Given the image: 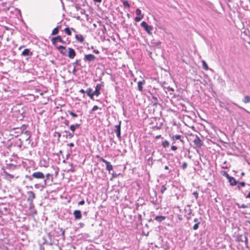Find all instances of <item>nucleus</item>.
Listing matches in <instances>:
<instances>
[{
	"label": "nucleus",
	"instance_id": "obj_1",
	"mask_svg": "<svg viewBox=\"0 0 250 250\" xmlns=\"http://www.w3.org/2000/svg\"><path fill=\"white\" fill-rule=\"evenodd\" d=\"M25 178L30 181H33L35 180L44 179L45 175L41 171H36L33 172L31 175L25 176Z\"/></svg>",
	"mask_w": 250,
	"mask_h": 250
},
{
	"label": "nucleus",
	"instance_id": "obj_42",
	"mask_svg": "<svg viewBox=\"0 0 250 250\" xmlns=\"http://www.w3.org/2000/svg\"><path fill=\"white\" fill-rule=\"evenodd\" d=\"M69 166H70V167H69V169H68L67 170V171L68 172V171H73H73H74V170L72 169V167H73V164H72V163H69Z\"/></svg>",
	"mask_w": 250,
	"mask_h": 250
},
{
	"label": "nucleus",
	"instance_id": "obj_52",
	"mask_svg": "<svg viewBox=\"0 0 250 250\" xmlns=\"http://www.w3.org/2000/svg\"><path fill=\"white\" fill-rule=\"evenodd\" d=\"M185 216L186 217L188 220H189L191 218V216L188 215V214L185 215Z\"/></svg>",
	"mask_w": 250,
	"mask_h": 250
},
{
	"label": "nucleus",
	"instance_id": "obj_62",
	"mask_svg": "<svg viewBox=\"0 0 250 250\" xmlns=\"http://www.w3.org/2000/svg\"><path fill=\"white\" fill-rule=\"evenodd\" d=\"M165 169L166 170H168L169 169L168 167L167 166H166L165 167Z\"/></svg>",
	"mask_w": 250,
	"mask_h": 250
},
{
	"label": "nucleus",
	"instance_id": "obj_21",
	"mask_svg": "<svg viewBox=\"0 0 250 250\" xmlns=\"http://www.w3.org/2000/svg\"><path fill=\"white\" fill-rule=\"evenodd\" d=\"M80 126V124H76L75 125H72L70 126V129L73 132H74L75 130L79 128Z\"/></svg>",
	"mask_w": 250,
	"mask_h": 250
},
{
	"label": "nucleus",
	"instance_id": "obj_6",
	"mask_svg": "<svg viewBox=\"0 0 250 250\" xmlns=\"http://www.w3.org/2000/svg\"><path fill=\"white\" fill-rule=\"evenodd\" d=\"M99 160L105 163L106 165V169L110 172L113 169V167L110 163L102 157H99Z\"/></svg>",
	"mask_w": 250,
	"mask_h": 250
},
{
	"label": "nucleus",
	"instance_id": "obj_48",
	"mask_svg": "<svg viewBox=\"0 0 250 250\" xmlns=\"http://www.w3.org/2000/svg\"><path fill=\"white\" fill-rule=\"evenodd\" d=\"M171 150L175 151L177 149V147L175 146H172L171 147Z\"/></svg>",
	"mask_w": 250,
	"mask_h": 250
},
{
	"label": "nucleus",
	"instance_id": "obj_8",
	"mask_svg": "<svg viewBox=\"0 0 250 250\" xmlns=\"http://www.w3.org/2000/svg\"><path fill=\"white\" fill-rule=\"evenodd\" d=\"M104 86V83L101 82V83L97 84L95 87V90L94 91V94L97 96L100 94V90L102 86Z\"/></svg>",
	"mask_w": 250,
	"mask_h": 250
},
{
	"label": "nucleus",
	"instance_id": "obj_17",
	"mask_svg": "<svg viewBox=\"0 0 250 250\" xmlns=\"http://www.w3.org/2000/svg\"><path fill=\"white\" fill-rule=\"evenodd\" d=\"M75 39L78 42H83L84 41V37L81 34H76Z\"/></svg>",
	"mask_w": 250,
	"mask_h": 250
},
{
	"label": "nucleus",
	"instance_id": "obj_58",
	"mask_svg": "<svg viewBox=\"0 0 250 250\" xmlns=\"http://www.w3.org/2000/svg\"><path fill=\"white\" fill-rule=\"evenodd\" d=\"M152 99L153 100H154L155 101H157L158 99H157V98L155 96H153L152 97Z\"/></svg>",
	"mask_w": 250,
	"mask_h": 250
},
{
	"label": "nucleus",
	"instance_id": "obj_28",
	"mask_svg": "<svg viewBox=\"0 0 250 250\" xmlns=\"http://www.w3.org/2000/svg\"><path fill=\"white\" fill-rule=\"evenodd\" d=\"M3 89L5 91H10L11 90V87L10 86V85H9L8 84L4 85L3 87Z\"/></svg>",
	"mask_w": 250,
	"mask_h": 250
},
{
	"label": "nucleus",
	"instance_id": "obj_44",
	"mask_svg": "<svg viewBox=\"0 0 250 250\" xmlns=\"http://www.w3.org/2000/svg\"><path fill=\"white\" fill-rule=\"evenodd\" d=\"M95 95V94H94V92L92 93V94H89V95H88V96L89 97V98L91 99V100H94V96Z\"/></svg>",
	"mask_w": 250,
	"mask_h": 250
},
{
	"label": "nucleus",
	"instance_id": "obj_27",
	"mask_svg": "<svg viewBox=\"0 0 250 250\" xmlns=\"http://www.w3.org/2000/svg\"><path fill=\"white\" fill-rule=\"evenodd\" d=\"M243 102L245 103H248L250 102V97L249 96H246L243 99Z\"/></svg>",
	"mask_w": 250,
	"mask_h": 250
},
{
	"label": "nucleus",
	"instance_id": "obj_9",
	"mask_svg": "<svg viewBox=\"0 0 250 250\" xmlns=\"http://www.w3.org/2000/svg\"><path fill=\"white\" fill-rule=\"evenodd\" d=\"M193 143L197 147H201L203 145L202 141L197 135L193 141Z\"/></svg>",
	"mask_w": 250,
	"mask_h": 250
},
{
	"label": "nucleus",
	"instance_id": "obj_24",
	"mask_svg": "<svg viewBox=\"0 0 250 250\" xmlns=\"http://www.w3.org/2000/svg\"><path fill=\"white\" fill-rule=\"evenodd\" d=\"M166 217L164 216H156L155 218V220L159 222H161L165 220Z\"/></svg>",
	"mask_w": 250,
	"mask_h": 250
},
{
	"label": "nucleus",
	"instance_id": "obj_20",
	"mask_svg": "<svg viewBox=\"0 0 250 250\" xmlns=\"http://www.w3.org/2000/svg\"><path fill=\"white\" fill-rule=\"evenodd\" d=\"M181 135H173L171 137V139L173 141V144L175 143V140H179L181 142H183V141L181 139Z\"/></svg>",
	"mask_w": 250,
	"mask_h": 250
},
{
	"label": "nucleus",
	"instance_id": "obj_38",
	"mask_svg": "<svg viewBox=\"0 0 250 250\" xmlns=\"http://www.w3.org/2000/svg\"><path fill=\"white\" fill-rule=\"evenodd\" d=\"M68 112L73 117H78V115L77 114H76V113H74L73 112H72L71 111L68 110Z\"/></svg>",
	"mask_w": 250,
	"mask_h": 250
},
{
	"label": "nucleus",
	"instance_id": "obj_23",
	"mask_svg": "<svg viewBox=\"0 0 250 250\" xmlns=\"http://www.w3.org/2000/svg\"><path fill=\"white\" fill-rule=\"evenodd\" d=\"M61 28V25H58L56 27H55L52 32L51 35H57L59 32V30Z\"/></svg>",
	"mask_w": 250,
	"mask_h": 250
},
{
	"label": "nucleus",
	"instance_id": "obj_26",
	"mask_svg": "<svg viewBox=\"0 0 250 250\" xmlns=\"http://www.w3.org/2000/svg\"><path fill=\"white\" fill-rule=\"evenodd\" d=\"M64 132L67 134V136L71 139L74 137V132H70L68 131L65 130Z\"/></svg>",
	"mask_w": 250,
	"mask_h": 250
},
{
	"label": "nucleus",
	"instance_id": "obj_10",
	"mask_svg": "<svg viewBox=\"0 0 250 250\" xmlns=\"http://www.w3.org/2000/svg\"><path fill=\"white\" fill-rule=\"evenodd\" d=\"M53 44L56 45L57 42H59L61 43H64L65 42L62 39L60 36H58L56 37L52 38L51 39Z\"/></svg>",
	"mask_w": 250,
	"mask_h": 250
},
{
	"label": "nucleus",
	"instance_id": "obj_37",
	"mask_svg": "<svg viewBox=\"0 0 250 250\" xmlns=\"http://www.w3.org/2000/svg\"><path fill=\"white\" fill-rule=\"evenodd\" d=\"M200 224V222H198L197 223H195V224L193 227V230H197L199 228V225Z\"/></svg>",
	"mask_w": 250,
	"mask_h": 250
},
{
	"label": "nucleus",
	"instance_id": "obj_41",
	"mask_svg": "<svg viewBox=\"0 0 250 250\" xmlns=\"http://www.w3.org/2000/svg\"><path fill=\"white\" fill-rule=\"evenodd\" d=\"M188 166V164L186 162H184L182 164V167L183 169H185Z\"/></svg>",
	"mask_w": 250,
	"mask_h": 250
},
{
	"label": "nucleus",
	"instance_id": "obj_63",
	"mask_svg": "<svg viewBox=\"0 0 250 250\" xmlns=\"http://www.w3.org/2000/svg\"><path fill=\"white\" fill-rule=\"evenodd\" d=\"M3 210L6 212L8 210V208L6 207H4L3 208Z\"/></svg>",
	"mask_w": 250,
	"mask_h": 250
},
{
	"label": "nucleus",
	"instance_id": "obj_45",
	"mask_svg": "<svg viewBox=\"0 0 250 250\" xmlns=\"http://www.w3.org/2000/svg\"><path fill=\"white\" fill-rule=\"evenodd\" d=\"M99 108L98 106L97 105H94L92 109V110L91 111H96Z\"/></svg>",
	"mask_w": 250,
	"mask_h": 250
},
{
	"label": "nucleus",
	"instance_id": "obj_55",
	"mask_svg": "<svg viewBox=\"0 0 250 250\" xmlns=\"http://www.w3.org/2000/svg\"><path fill=\"white\" fill-rule=\"evenodd\" d=\"M68 145L71 147H73L74 146V144L73 143H71Z\"/></svg>",
	"mask_w": 250,
	"mask_h": 250
},
{
	"label": "nucleus",
	"instance_id": "obj_16",
	"mask_svg": "<svg viewBox=\"0 0 250 250\" xmlns=\"http://www.w3.org/2000/svg\"><path fill=\"white\" fill-rule=\"evenodd\" d=\"M23 133V138L26 141H28L29 140V139L30 138L31 135L30 133L28 131H25Z\"/></svg>",
	"mask_w": 250,
	"mask_h": 250
},
{
	"label": "nucleus",
	"instance_id": "obj_54",
	"mask_svg": "<svg viewBox=\"0 0 250 250\" xmlns=\"http://www.w3.org/2000/svg\"><path fill=\"white\" fill-rule=\"evenodd\" d=\"M194 222H195L196 223H197L198 222H200V221L198 218H196L194 219Z\"/></svg>",
	"mask_w": 250,
	"mask_h": 250
},
{
	"label": "nucleus",
	"instance_id": "obj_12",
	"mask_svg": "<svg viewBox=\"0 0 250 250\" xmlns=\"http://www.w3.org/2000/svg\"><path fill=\"white\" fill-rule=\"evenodd\" d=\"M76 56V53L74 49L68 48V56L70 59H73Z\"/></svg>",
	"mask_w": 250,
	"mask_h": 250
},
{
	"label": "nucleus",
	"instance_id": "obj_2",
	"mask_svg": "<svg viewBox=\"0 0 250 250\" xmlns=\"http://www.w3.org/2000/svg\"><path fill=\"white\" fill-rule=\"evenodd\" d=\"M50 176H52L50 174L48 173L45 176V178L43 180V181L42 183H40V184H36L35 185V188H41L42 189H43L46 188V185H47V181L49 179V177Z\"/></svg>",
	"mask_w": 250,
	"mask_h": 250
},
{
	"label": "nucleus",
	"instance_id": "obj_40",
	"mask_svg": "<svg viewBox=\"0 0 250 250\" xmlns=\"http://www.w3.org/2000/svg\"><path fill=\"white\" fill-rule=\"evenodd\" d=\"M123 5H124V6L127 7H130V4H129V3L127 1H124L123 2Z\"/></svg>",
	"mask_w": 250,
	"mask_h": 250
},
{
	"label": "nucleus",
	"instance_id": "obj_53",
	"mask_svg": "<svg viewBox=\"0 0 250 250\" xmlns=\"http://www.w3.org/2000/svg\"><path fill=\"white\" fill-rule=\"evenodd\" d=\"M61 231L62 232V235L63 236H64V232H65V230L64 229H63L62 228L61 229Z\"/></svg>",
	"mask_w": 250,
	"mask_h": 250
},
{
	"label": "nucleus",
	"instance_id": "obj_36",
	"mask_svg": "<svg viewBox=\"0 0 250 250\" xmlns=\"http://www.w3.org/2000/svg\"><path fill=\"white\" fill-rule=\"evenodd\" d=\"M135 12L136 15H137L138 16H141V15H144L143 14H142L141 10L139 8H137L136 9Z\"/></svg>",
	"mask_w": 250,
	"mask_h": 250
},
{
	"label": "nucleus",
	"instance_id": "obj_47",
	"mask_svg": "<svg viewBox=\"0 0 250 250\" xmlns=\"http://www.w3.org/2000/svg\"><path fill=\"white\" fill-rule=\"evenodd\" d=\"M85 203V202L83 200H82V201L78 202V205H83Z\"/></svg>",
	"mask_w": 250,
	"mask_h": 250
},
{
	"label": "nucleus",
	"instance_id": "obj_32",
	"mask_svg": "<svg viewBox=\"0 0 250 250\" xmlns=\"http://www.w3.org/2000/svg\"><path fill=\"white\" fill-rule=\"evenodd\" d=\"M246 185V183L245 182H241L239 183V184L237 186V188L240 190V188L241 187H245V186Z\"/></svg>",
	"mask_w": 250,
	"mask_h": 250
},
{
	"label": "nucleus",
	"instance_id": "obj_7",
	"mask_svg": "<svg viewBox=\"0 0 250 250\" xmlns=\"http://www.w3.org/2000/svg\"><path fill=\"white\" fill-rule=\"evenodd\" d=\"M121 121L119 122V124L115 126L114 131L116 133L117 137L119 139H121Z\"/></svg>",
	"mask_w": 250,
	"mask_h": 250
},
{
	"label": "nucleus",
	"instance_id": "obj_4",
	"mask_svg": "<svg viewBox=\"0 0 250 250\" xmlns=\"http://www.w3.org/2000/svg\"><path fill=\"white\" fill-rule=\"evenodd\" d=\"M31 67L30 63H19V68L22 72H29Z\"/></svg>",
	"mask_w": 250,
	"mask_h": 250
},
{
	"label": "nucleus",
	"instance_id": "obj_60",
	"mask_svg": "<svg viewBox=\"0 0 250 250\" xmlns=\"http://www.w3.org/2000/svg\"><path fill=\"white\" fill-rule=\"evenodd\" d=\"M57 134H58V139H60V138L61 137V134L59 132H57Z\"/></svg>",
	"mask_w": 250,
	"mask_h": 250
},
{
	"label": "nucleus",
	"instance_id": "obj_50",
	"mask_svg": "<svg viewBox=\"0 0 250 250\" xmlns=\"http://www.w3.org/2000/svg\"><path fill=\"white\" fill-rule=\"evenodd\" d=\"M2 80L3 81V83H7L8 82V81L7 78H3L2 79Z\"/></svg>",
	"mask_w": 250,
	"mask_h": 250
},
{
	"label": "nucleus",
	"instance_id": "obj_59",
	"mask_svg": "<svg viewBox=\"0 0 250 250\" xmlns=\"http://www.w3.org/2000/svg\"><path fill=\"white\" fill-rule=\"evenodd\" d=\"M168 90H171L172 91H174V89L170 87L169 86L167 88Z\"/></svg>",
	"mask_w": 250,
	"mask_h": 250
},
{
	"label": "nucleus",
	"instance_id": "obj_51",
	"mask_svg": "<svg viewBox=\"0 0 250 250\" xmlns=\"http://www.w3.org/2000/svg\"><path fill=\"white\" fill-rule=\"evenodd\" d=\"M192 213V210L190 209V208H189L188 210V212L187 213V214H188V215H190Z\"/></svg>",
	"mask_w": 250,
	"mask_h": 250
},
{
	"label": "nucleus",
	"instance_id": "obj_14",
	"mask_svg": "<svg viewBox=\"0 0 250 250\" xmlns=\"http://www.w3.org/2000/svg\"><path fill=\"white\" fill-rule=\"evenodd\" d=\"M228 180L231 186H235L237 183V181L233 177L230 176Z\"/></svg>",
	"mask_w": 250,
	"mask_h": 250
},
{
	"label": "nucleus",
	"instance_id": "obj_33",
	"mask_svg": "<svg viewBox=\"0 0 250 250\" xmlns=\"http://www.w3.org/2000/svg\"><path fill=\"white\" fill-rule=\"evenodd\" d=\"M162 146L164 148H166L168 146L169 142L167 140H165V141L163 142Z\"/></svg>",
	"mask_w": 250,
	"mask_h": 250
},
{
	"label": "nucleus",
	"instance_id": "obj_49",
	"mask_svg": "<svg viewBox=\"0 0 250 250\" xmlns=\"http://www.w3.org/2000/svg\"><path fill=\"white\" fill-rule=\"evenodd\" d=\"M64 124L65 125H66L68 126L69 125V122L68 120H65L63 122Z\"/></svg>",
	"mask_w": 250,
	"mask_h": 250
},
{
	"label": "nucleus",
	"instance_id": "obj_22",
	"mask_svg": "<svg viewBox=\"0 0 250 250\" xmlns=\"http://www.w3.org/2000/svg\"><path fill=\"white\" fill-rule=\"evenodd\" d=\"M74 65L73 66V69H72V73L74 74H76V72L77 70H78L80 69L79 65L80 63H73Z\"/></svg>",
	"mask_w": 250,
	"mask_h": 250
},
{
	"label": "nucleus",
	"instance_id": "obj_3",
	"mask_svg": "<svg viewBox=\"0 0 250 250\" xmlns=\"http://www.w3.org/2000/svg\"><path fill=\"white\" fill-rule=\"evenodd\" d=\"M28 197L27 199V202L29 203L30 208L33 207V200L36 198L35 194L32 191H28L27 192Z\"/></svg>",
	"mask_w": 250,
	"mask_h": 250
},
{
	"label": "nucleus",
	"instance_id": "obj_11",
	"mask_svg": "<svg viewBox=\"0 0 250 250\" xmlns=\"http://www.w3.org/2000/svg\"><path fill=\"white\" fill-rule=\"evenodd\" d=\"M73 214L75 220H80L82 217V215L81 210H75L74 211Z\"/></svg>",
	"mask_w": 250,
	"mask_h": 250
},
{
	"label": "nucleus",
	"instance_id": "obj_61",
	"mask_svg": "<svg viewBox=\"0 0 250 250\" xmlns=\"http://www.w3.org/2000/svg\"><path fill=\"white\" fill-rule=\"evenodd\" d=\"M247 198H250V192L248 193V194L246 196Z\"/></svg>",
	"mask_w": 250,
	"mask_h": 250
},
{
	"label": "nucleus",
	"instance_id": "obj_46",
	"mask_svg": "<svg viewBox=\"0 0 250 250\" xmlns=\"http://www.w3.org/2000/svg\"><path fill=\"white\" fill-rule=\"evenodd\" d=\"M79 92L83 94V98H84V97H85L84 93H86V91L84 90L83 89H82L79 90Z\"/></svg>",
	"mask_w": 250,
	"mask_h": 250
},
{
	"label": "nucleus",
	"instance_id": "obj_19",
	"mask_svg": "<svg viewBox=\"0 0 250 250\" xmlns=\"http://www.w3.org/2000/svg\"><path fill=\"white\" fill-rule=\"evenodd\" d=\"M22 55L26 56H31L33 54V53L30 51L29 49H25L21 53Z\"/></svg>",
	"mask_w": 250,
	"mask_h": 250
},
{
	"label": "nucleus",
	"instance_id": "obj_56",
	"mask_svg": "<svg viewBox=\"0 0 250 250\" xmlns=\"http://www.w3.org/2000/svg\"><path fill=\"white\" fill-rule=\"evenodd\" d=\"M79 225L80 226V227H83L84 226V224L83 223H80L79 224Z\"/></svg>",
	"mask_w": 250,
	"mask_h": 250
},
{
	"label": "nucleus",
	"instance_id": "obj_25",
	"mask_svg": "<svg viewBox=\"0 0 250 250\" xmlns=\"http://www.w3.org/2000/svg\"><path fill=\"white\" fill-rule=\"evenodd\" d=\"M64 31L68 36H71L72 34L71 30L69 27L65 28Z\"/></svg>",
	"mask_w": 250,
	"mask_h": 250
},
{
	"label": "nucleus",
	"instance_id": "obj_13",
	"mask_svg": "<svg viewBox=\"0 0 250 250\" xmlns=\"http://www.w3.org/2000/svg\"><path fill=\"white\" fill-rule=\"evenodd\" d=\"M95 56L92 54L85 55L84 57L85 61L88 62L94 61L95 60Z\"/></svg>",
	"mask_w": 250,
	"mask_h": 250
},
{
	"label": "nucleus",
	"instance_id": "obj_64",
	"mask_svg": "<svg viewBox=\"0 0 250 250\" xmlns=\"http://www.w3.org/2000/svg\"><path fill=\"white\" fill-rule=\"evenodd\" d=\"M71 31H73L74 32H76V30L73 28H71Z\"/></svg>",
	"mask_w": 250,
	"mask_h": 250
},
{
	"label": "nucleus",
	"instance_id": "obj_15",
	"mask_svg": "<svg viewBox=\"0 0 250 250\" xmlns=\"http://www.w3.org/2000/svg\"><path fill=\"white\" fill-rule=\"evenodd\" d=\"M145 83V81H140L138 82V89L139 91L142 92L143 91V85Z\"/></svg>",
	"mask_w": 250,
	"mask_h": 250
},
{
	"label": "nucleus",
	"instance_id": "obj_31",
	"mask_svg": "<svg viewBox=\"0 0 250 250\" xmlns=\"http://www.w3.org/2000/svg\"><path fill=\"white\" fill-rule=\"evenodd\" d=\"M221 174L227 178V179L229 178V177L230 176L229 175V174L226 171H222L221 172Z\"/></svg>",
	"mask_w": 250,
	"mask_h": 250
},
{
	"label": "nucleus",
	"instance_id": "obj_43",
	"mask_svg": "<svg viewBox=\"0 0 250 250\" xmlns=\"http://www.w3.org/2000/svg\"><path fill=\"white\" fill-rule=\"evenodd\" d=\"M193 195L194 196V197H195L196 199H198V193L197 192V191H194L193 193Z\"/></svg>",
	"mask_w": 250,
	"mask_h": 250
},
{
	"label": "nucleus",
	"instance_id": "obj_29",
	"mask_svg": "<svg viewBox=\"0 0 250 250\" xmlns=\"http://www.w3.org/2000/svg\"><path fill=\"white\" fill-rule=\"evenodd\" d=\"M236 205L237 206L238 208H248V205L244 204H243L242 205H240L239 203H236Z\"/></svg>",
	"mask_w": 250,
	"mask_h": 250
},
{
	"label": "nucleus",
	"instance_id": "obj_30",
	"mask_svg": "<svg viewBox=\"0 0 250 250\" xmlns=\"http://www.w3.org/2000/svg\"><path fill=\"white\" fill-rule=\"evenodd\" d=\"M202 66H203V68L206 70H210V71H213V70H212V69L211 68H209L207 63H202Z\"/></svg>",
	"mask_w": 250,
	"mask_h": 250
},
{
	"label": "nucleus",
	"instance_id": "obj_34",
	"mask_svg": "<svg viewBox=\"0 0 250 250\" xmlns=\"http://www.w3.org/2000/svg\"><path fill=\"white\" fill-rule=\"evenodd\" d=\"M144 18V15H141V16H137L135 18V21L136 22L140 21Z\"/></svg>",
	"mask_w": 250,
	"mask_h": 250
},
{
	"label": "nucleus",
	"instance_id": "obj_35",
	"mask_svg": "<svg viewBox=\"0 0 250 250\" xmlns=\"http://www.w3.org/2000/svg\"><path fill=\"white\" fill-rule=\"evenodd\" d=\"M93 91L92 90V89L91 88H88L86 90V94L88 95H89V94H92V93H93Z\"/></svg>",
	"mask_w": 250,
	"mask_h": 250
},
{
	"label": "nucleus",
	"instance_id": "obj_18",
	"mask_svg": "<svg viewBox=\"0 0 250 250\" xmlns=\"http://www.w3.org/2000/svg\"><path fill=\"white\" fill-rule=\"evenodd\" d=\"M57 49L63 55H65L66 53V50L65 48V47L62 46V45H60L59 46L57 47Z\"/></svg>",
	"mask_w": 250,
	"mask_h": 250
},
{
	"label": "nucleus",
	"instance_id": "obj_5",
	"mask_svg": "<svg viewBox=\"0 0 250 250\" xmlns=\"http://www.w3.org/2000/svg\"><path fill=\"white\" fill-rule=\"evenodd\" d=\"M141 25L148 34H152V31L153 30V27L152 26L148 25L145 21H142Z\"/></svg>",
	"mask_w": 250,
	"mask_h": 250
},
{
	"label": "nucleus",
	"instance_id": "obj_57",
	"mask_svg": "<svg viewBox=\"0 0 250 250\" xmlns=\"http://www.w3.org/2000/svg\"><path fill=\"white\" fill-rule=\"evenodd\" d=\"M93 1L98 3H101L102 2V0H93Z\"/></svg>",
	"mask_w": 250,
	"mask_h": 250
},
{
	"label": "nucleus",
	"instance_id": "obj_39",
	"mask_svg": "<svg viewBox=\"0 0 250 250\" xmlns=\"http://www.w3.org/2000/svg\"><path fill=\"white\" fill-rule=\"evenodd\" d=\"M167 188L165 187V186L163 185L161 187V192L162 193H164V192L167 190Z\"/></svg>",
	"mask_w": 250,
	"mask_h": 250
}]
</instances>
